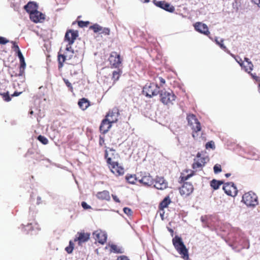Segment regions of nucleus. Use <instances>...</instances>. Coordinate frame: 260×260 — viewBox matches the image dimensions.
Returning a JSON list of instances; mask_svg holds the SVG:
<instances>
[{
	"label": "nucleus",
	"instance_id": "obj_1",
	"mask_svg": "<svg viewBox=\"0 0 260 260\" xmlns=\"http://www.w3.org/2000/svg\"><path fill=\"white\" fill-rule=\"evenodd\" d=\"M67 60L68 63L72 66H76L81 62V59L75 54L72 48L69 51H66L64 53L61 52V49L58 52L57 61L58 62V69L61 70L63 66V63Z\"/></svg>",
	"mask_w": 260,
	"mask_h": 260
},
{
	"label": "nucleus",
	"instance_id": "obj_2",
	"mask_svg": "<svg viewBox=\"0 0 260 260\" xmlns=\"http://www.w3.org/2000/svg\"><path fill=\"white\" fill-rule=\"evenodd\" d=\"M172 243L176 250L181 255V257L185 260H188L189 259L188 249L184 244L182 238L178 236H175L172 239Z\"/></svg>",
	"mask_w": 260,
	"mask_h": 260
},
{
	"label": "nucleus",
	"instance_id": "obj_3",
	"mask_svg": "<svg viewBox=\"0 0 260 260\" xmlns=\"http://www.w3.org/2000/svg\"><path fill=\"white\" fill-rule=\"evenodd\" d=\"M187 120L188 124L191 126L192 129V137L194 139L198 138L199 135L198 132L201 131V123L197 118L195 115L193 114H189L187 115Z\"/></svg>",
	"mask_w": 260,
	"mask_h": 260
},
{
	"label": "nucleus",
	"instance_id": "obj_4",
	"mask_svg": "<svg viewBox=\"0 0 260 260\" xmlns=\"http://www.w3.org/2000/svg\"><path fill=\"white\" fill-rule=\"evenodd\" d=\"M159 98L160 102L164 105H170L173 104L176 96L172 91L162 90L159 92Z\"/></svg>",
	"mask_w": 260,
	"mask_h": 260
},
{
	"label": "nucleus",
	"instance_id": "obj_5",
	"mask_svg": "<svg viewBox=\"0 0 260 260\" xmlns=\"http://www.w3.org/2000/svg\"><path fill=\"white\" fill-rule=\"evenodd\" d=\"M142 92L146 96L151 98L159 93V87L154 83L147 84L143 87Z\"/></svg>",
	"mask_w": 260,
	"mask_h": 260
},
{
	"label": "nucleus",
	"instance_id": "obj_6",
	"mask_svg": "<svg viewBox=\"0 0 260 260\" xmlns=\"http://www.w3.org/2000/svg\"><path fill=\"white\" fill-rule=\"evenodd\" d=\"M242 201L249 207H254L258 204L257 197L252 191L245 193L242 197Z\"/></svg>",
	"mask_w": 260,
	"mask_h": 260
},
{
	"label": "nucleus",
	"instance_id": "obj_7",
	"mask_svg": "<svg viewBox=\"0 0 260 260\" xmlns=\"http://www.w3.org/2000/svg\"><path fill=\"white\" fill-rule=\"evenodd\" d=\"M111 68H118L122 62V58L116 52H112L108 59Z\"/></svg>",
	"mask_w": 260,
	"mask_h": 260
},
{
	"label": "nucleus",
	"instance_id": "obj_8",
	"mask_svg": "<svg viewBox=\"0 0 260 260\" xmlns=\"http://www.w3.org/2000/svg\"><path fill=\"white\" fill-rule=\"evenodd\" d=\"M108 166L110 171L116 177L122 176L124 174V168L117 161L108 164Z\"/></svg>",
	"mask_w": 260,
	"mask_h": 260
},
{
	"label": "nucleus",
	"instance_id": "obj_9",
	"mask_svg": "<svg viewBox=\"0 0 260 260\" xmlns=\"http://www.w3.org/2000/svg\"><path fill=\"white\" fill-rule=\"evenodd\" d=\"M77 37L78 33L76 31L69 30L66 32L64 40L68 42V44L67 45L66 51H69L71 49V45L74 43Z\"/></svg>",
	"mask_w": 260,
	"mask_h": 260
},
{
	"label": "nucleus",
	"instance_id": "obj_10",
	"mask_svg": "<svg viewBox=\"0 0 260 260\" xmlns=\"http://www.w3.org/2000/svg\"><path fill=\"white\" fill-rule=\"evenodd\" d=\"M118 157L119 155L116 152L115 149L106 148V149L105 150V158L106 159L107 165L115 162L114 160Z\"/></svg>",
	"mask_w": 260,
	"mask_h": 260
},
{
	"label": "nucleus",
	"instance_id": "obj_11",
	"mask_svg": "<svg viewBox=\"0 0 260 260\" xmlns=\"http://www.w3.org/2000/svg\"><path fill=\"white\" fill-rule=\"evenodd\" d=\"M224 192L228 196L235 197L238 193V189L234 183L228 182L223 186Z\"/></svg>",
	"mask_w": 260,
	"mask_h": 260
},
{
	"label": "nucleus",
	"instance_id": "obj_12",
	"mask_svg": "<svg viewBox=\"0 0 260 260\" xmlns=\"http://www.w3.org/2000/svg\"><path fill=\"white\" fill-rule=\"evenodd\" d=\"M206 159L207 158L206 157H201V154L198 152L192 165V169L196 170L198 169H202L206 164Z\"/></svg>",
	"mask_w": 260,
	"mask_h": 260
},
{
	"label": "nucleus",
	"instance_id": "obj_13",
	"mask_svg": "<svg viewBox=\"0 0 260 260\" xmlns=\"http://www.w3.org/2000/svg\"><path fill=\"white\" fill-rule=\"evenodd\" d=\"M90 234L89 233L84 232H78L74 239V241H77L78 244L81 245L82 243H85L90 239Z\"/></svg>",
	"mask_w": 260,
	"mask_h": 260
},
{
	"label": "nucleus",
	"instance_id": "obj_14",
	"mask_svg": "<svg viewBox=\"0 0 260 260\" xmlns=\"http://www.w3.org/2000/svg\"><path fill=\"white\" fill-rule=\"evenodd\" d=\"M153 3L157 7H159L168 12L173 13L175 11L174 7L165 1H157L156 0H154Z\"/></svg>",
	"mask_w": 260,
	"mask_h": 260
},
{
	"label": "nucleus",
	"instance_id": "obj_15",
	"mask_svg": "<svg viewBox=\"0 0 260 260\" xmlns=\"http://www.w3.org/2000/svg\"><path fill=\"white\" fill-rule=\"evenodd\" d=\"M193 191V187L191 183L184 182L179 188V191L181 196H188Z\"/></svg>",
	"mask_w": 260,
	"mask_h": 260
},
{
	"label": "nucleus",
	"instance_id": "obj_16",
	"mask_svg": "<svg viewBox=\"0 0 260 260\" xmlns=\"http://www.w3.org/2000/svg\"><path fill=\"white\" fill-rule=\"evenodd\" d=\"M93 236L96 241L103 245L107 241V236L105 232L101 230H97L93 233Z\"/></svg>",
	"mask_w": 260,
	"mask_h": 260
},
{
	"label": "nucleus",
	"instance_id": "obj_17",
	"mask_svg": "<svg viewBox=\"0 0 260 260\" xmlns=\"http://www.w3.org/2000/svg\"><path fill=\"white\" fill-rule=\"evenodd\" d=\"M29 18L32 21L37 23L43 22L45 19V15L37 10L30 14Z\"/></svg>",
	"mask_w": 260,
	"mask_h": 260
},
{
	"label": "nucleus",
	"instance_id": "obj_18",
	"mask_svg": "<svg viewBox=\"0 0 260 260\" xmlns=\"http://www.w3.org/2000/svg\"><path fill=\"white\" fill-rule=\"evenodd\" d=\"M155 188L157 189L163 190L168 187V183L163 177H157L154 180V184H153Z\"/></svg>",
	"mask_w": 260,
	"mask_h": 260
},
{
	"label": "nucleus",
	"instance_id": "obj_19",
	"mask_svg": "<svg viewBox=\"0 0 260 260\" xmlns=\"http://www.w3.org/2000/svg\"><path fill=\"white\" fill-rule=\"evenodd\" d=\"M195 29L199 32L208 36L210 35V31H209L207 25L202 22H196L194 24Z\"/></svg>",
	"mask_w": 260,
	"mask_h": 260
},
{
	"label": "nucleus",
	"instance_id": "obj_20",
	"mask_svg": "<svg viewBox=\"0 0 260 260\" xmlns=\"http://www.w3.org/2000/svg\"><path fill=\"white\" fill-rule=\"evenodd\" d=\"M112 123L110 122L108 119H104L101 122V125L100 126V131L101 133L103 134H106L108 132L109 129L111 128L112 126Z\"/></svg>",
	"mask_w": 260,
	"mask_h": 260
},
{
	"label": "nucleus",
	"instance_id": "obj_21",
	"mask_svg": "<svg viewBox=\"0 0 260 260\" xmlns=\"http://www.w3.org/2000/svg\"><path fill=\"white\" fill-rule=\"evenodd\" d=\"M195 174L194 171L191 170H185L183 172L181 173V176L179 178L180 182H184L185 181L188 180L189 178L193 176Z\"/></svg>",
	"mask_w": 260,
	"mask_h": 260
},
{
	"label": "nucleus",
	"instance_id": "obj_22",
	"mask_svg": "<svg viewBox=\"0 0 260 260\" xmlns=\"http://www.w3.org/2000/svg\"><path fill=\"white\" fill-rule=\"evenodd\" d=\"M38 6L37 4L34 2H29L26 5L24 6V10L29 14L34 13V12H36L37 11Z\"/></svg>",
	"mask_w": 260,
	"mask_h": 260
},
{
	"label": "nucleus",
	"instance_id": "obj_23",
	"mask_svg": "<svg viewBox=\"0 0 260 260\" xmlns=\"http://www.w3.org/2000/svg\"><path fill=\"white\" fill-rule=\"evenodd\" d=\"M139 181L143 185L147 186H151L154 184V179L149 174L143 176L141 179L139 180Z\"/></svg>",
	"mask_w": 260,
	"mask_h": 260
},
{
	"label": "nucleus",
	"instance_id": "obj_24",
	"mask_svg": "<svg viewBox=\"0 0 260 260\" xmlns=\"http://www.w3.org/2000/svg\"><path fill=\"white\" fill-rule=\"evenodd\" d=\"M118 112L114 111H109V112L107 114L105 118L108 119V120L113 123L118 120Z\"/></svg>",
	"mask_w": 260,
	"mask_h": 260
},
{
	"label": "nucleus",
	"instance_id": "obj_25",
	"mask_svg": "<svg viewBox=\"0 0 260 260\" xmlns=\"http://www.w3.org/2000/svg\"><path fill=\"white\" fill-rule=\"evenodd\" d=\"M96 197L101 200L109 201L110 200V193L107 190L98 192L96 194Z\"/></svg>",
	"mask_w": 260,
	"mask_h": 260
},
{
	"label": "nucleus",
	"instance_id": "obj_26",
	"mask_svg": "<svg viewBox=\"0 0 260 260\" xmlns=\"http://www.w3.org/2000/svg\"><path fill=\"white\" fill-rule=\"evenodd\" d=\"M78 104L82 110H85L90 106V102L87 99L82 98L79 101Z\"/></svg>",
	"mask_w": 260,
	"mask_h": 260
},
{
	"label": "nucleus",
	"instance_id": "obj_27",
	"mask_svg": "<svg viewBox=\"0 0 260 260\" xmlns=\"http://www.w3.org/2000/svg\"><path fill=\"white\" fill-rule=\"evenodd\" d=\"M171 201L169 196L165 198V199L160 203L159 205V209L163 210L165 208L168 207V205L171 203Z\"/></svg>",
	"mask_w": 260,
	"mask_h": 260
},
{
	"label": "nucleus",
	"instance_id": "obj_28",
	"mask_svg": "<svg viewBox=\"0 0 260 260\" xmlns=\"http://www.w3.org/2000/svg\"><path fill=\"white\" fill-rule=\"evenodd\" d=\"M223 184V182L222 181L216 180L215 179H213L210 182V186L212 187L214 190L218 189L219 186Z\"/></svg>",
	"mask_w": 260,
	"mask_h": 260
},
{
	"label": "nucleus",
	"instance_id": "obj_29",
	"mask_svg": "<svg viewBox=\"0 0 260 260\" xmlns=\"http://www.w3.org/2000/svg\"><path fill=\"white\" fill-rule=\"evenodd\" d=\"M125 180L128 183L134 184L137 179L135 175L128 174L125 176Z\"/></svg>",
	"mask_w": 260,
	"mask_h": 260
},
{
	"label": "nucleus",
	"instance_id": "obj_30",
	"mask_svg": "<svg viewBox=\"0 0 260 260\" xmlns=\"http://www.w3.org/2000/svg\"><path fill=\"white\" fill-rule=\"evenodd\" d=\"M89 29L93 30L94 32H101V31L102 30V26H100L98 24H94L89 27Z\"/></svg>",
	"mask_w": 260,
	"mask_h": 260
},
{
	"label": "nucleus",
	"instance_id": "obj_31",
	"mask_svg": "<svg viewBox=\"0 0 260 260\" xmlns=\"http://www.w3.org/2000/svg\"><path fill=\"white\" fill-rule=\"evenodd\" d=\"M121 71L120 69H118V71H115L112 73V79L114 81H117L121 75Z\"/></svg>",
	"mask_w": 260,
	"mask_h": 260
},
{
	"label": "nucleus",
	"instance_id": "obj_32",
	"mask_svg": "<svg viewBox=\"0 0 260 260\" xmlns=\"http://www.w3.org/2000/svg\"><path fill=\"white\" fill-rule=\"evenodd\" d=\"M26 66V63L25 62V60H23L20 61V66L19 67V73L18 75H16L15 76H22L23 74L24 73V70Z\"/></svg>",
	"mask_w": 260,
	"mask_h": 260
},
{
	"label": "nucleus",
	"instance_id": "obj_33",
	"mask_svg": "<svg viewBox=\"0 0 260 260\" xmlns=\"http://www.w3.org/2000/svg\"><path fill=\"white\" fill-rule=\"evenodd\" d=\"M110 249H111V251H113L115 253H122V251H121V250L119 248H118L117 247V246L116 245L112 244L110 246Z\"/></svg>",
	"mask_w": 260,
	"mask_h": 260
},
{
	"label": "nucleus",
	"instance_id": "obj_34",
	"mask_svg": "<svg viewBox=\"0 0 260 260\" xmlns=\"http://www.w3.org/2000/svg\"><path fill=\"white\" fill-rule=\"evenodd\" d=\"M245 71L248 73L250 74L251 71L253 70V65L251 62L247 63L246 66H244Z\"/></svg>",
	"mask_w": 260,
	"mask_h": 260
},
{
	"label": "nucleus",
	"instance_id": "obj_35",
	"mask_svg": "<svg viewBox=\"0 0 260 260\" xmlns=\"http://www.w3.org/2000/svg\"><path fill=\"white\" fill-rule=\"evenodd\" d=\"M38 140L44 145H46L48 143V139L43 136L39 135L38 137Z\"/></svg>",
	"mask_w": 260,
	"mask_h": 260
},
{
	"label": "nucleus",
	"instance_id": "obj_36",
	"mask_svg": "<svg viewBox=\"0 0 260 260\" xmlns=\"http://www.w3.org/2000/svg\"><path fill=\"white\" fill-rule=\"evenodd\" d=\"M78 25L80 27H87L89 24L90 22L88 21H78L77 22Z\"/></svg>",
	"mask_w": 260,
	"mask_h": 260
},
{
	"label": "nucleus",
	"instance_id": "obj_37",
	"mask_svg": "<svg viewBox=\"0 0 260 260\" xmlns=\"http://www.w3.org/2000/svg\"><path fill=\"white\" fill-rule=\"evenodd\" d=\"M74 249V243L72 241H70L69 242V246L66 248V250L68 253H71Z\"/></svg>",
	"mask_w": 260,
	"mask_h": 260
},
{
	"label": "nucleus",
	"instance_id": "obj_38",
	"mask_svg": "<svg viewBox=\"0 0 260 260\" xmlns=\"http://www.w3.org/2000/svg\"><path fill=\"white\" fill-rule=\"evenodd\" d=\"M0 94L2 96L4 101L6 102H9L11 100V98L8 92L3 93H0Z\"/></svg>",
	"mask_w": 260,
	"mask_h": 260
},
{
	"label": "nucleus",
	"instance_id": "obj_39",
	"mask_svg": "<svg viewBox=\"0 0 260 260\" xmlns=\"http://www.w3.org/2000/svg\"><path fill=\"white\" fill-rule=\"evenodd\" d=\"M216 43L220 46V47L224 51L227 50L226 47L224 45L223 42V40L221 39L220 41H218L217 39L215 40Z\"/></svg>",
	"mask_w": 260,
	"mask_h": 260
},
{
	"label": "nucleus",
	"instance_id": "obj_40",
	"mask_svg": "<svg viewBox=\"0 0 260 260\" xmlns=\"http://www.w3.org/2000/svg\"><path fill=\"white\" fill-rule=\"evenodd\" d=\"M32 223H28L26 225L23 226L22 228V229L24 231L28 232L29 231H32L33 230L32 229Z\"/></svg>",
	"mask_w": 260,
	"mask_h": 260
},
{
	"label": "nucleus",
	"instance_id": "obj_41",
	"mask_svg": "<svg viewBox=\"0 0 260 260\" xmlns=\"http://www.w3.org/2000/svg\"><path fill=\"white\" fill-rule=\"evenodd\" d=\"M63 80L64 82L65 83L67 86L69 88L70 91L71 92L73 91V87L72 85V84L69 82V81L68 79H66L65 78L63 79Z\"/></svg>",
	"mask_w": 260,
	"mask_h": 260
},
{
	"label": "nucleus",
	"instance_id": "obj_42",
	"mask_svg": "<svg viewBox=\"0 0 260 260\" xmlns=\"http://www.w3.org/2000/svg\"><path fill=\"white\" fill-rule=\"evenodd\" d=\"M102 30L101 31V34H104L105 35H109L110 32V29L108 27H103Z\"/></svg>",
	"mask_w": 260,
	"mask_h": 260
},
{
	"label": "nucleus",
	"instance_id": "obj_43",
	"mask_svg": "<svg viewBox=\"0 0 260 260\" xmlns=\"http://www.w3.org/2000/svg\"><path fill=\"white\" fill-rule=\"evenodd\" d=\"M214 172L215 173L217 174L221 171V168L220 165L216 164L213 168Z\"/></svg>",
	"mask_w": 260,
	"mask_h": 260
},
{
	"label": "nucleus",
	"instance_id": "obj_44",
	"mask_svg": "<svg viewBox=\"0 0 260 260\" xmlns=\"http://www.w3.org/2000/svg\"><path fill=\"white\" fill-rule=\"evenodd\" d=\"M215 148L214 143L213 141L208 142L206 144V148L214 149Z\"/></svg>",
	"mask_w": 260,
	"mask_h": 260
},
{
	"label": "nucleus",
	"instance_id": "obj_45",
	"mask_svg": "<svg viewBox=\"0 0 260 260\" xmlns=\"http://www.w3.org/2000/svg\"><path fill=\"white\" fill-rule=\"evenodd\" d=\"M11 43L13 44L12 48L14 49L16 52L20 51L19 46L15 42L12 41Z\"/></svg>",
	"mask_w": 260,
	"mask_h": 260
},
{
	"label": "nucleus",
	"instance_id": "obj_46",
	"mask_svg": "<svg viewBox=\"0 0 260 260\" xmlns=\"http://www.w3.org/2000/svg\"><path fill=\"white\" fill-rule=\"evenodd\" d=\"M123 212L125 214H127V215H131L132 214V210L128 208V207H125L123 208Z\"/></svg>",
	"mask_w": 260,
	"mask_h": 260
},
{
	"label": "nucleus",
	"instance_id": "obj_47",
	"mask_svg": "<svg viewBox=\"0 0 260 260\" xmlns=\"http://www.w3.org/2000/svg\"><path fill=\"white\" fill-rule=\"evenodd\" d=\"M9 42V40H7L5 38L0 37V44H6Z\"/></svg>",
	"mask_w": 260,
	"mask_h": 260
},
{
	"label": "nucleus",
	"instance_id": "obj_48",
	"mask_svg": "<svg viewBox=\"0 0 260 260\" xmlns=\"http://www.w3.org/2000/svg\"><path fill=\"white\" fill-rule=\"evenodd\" d=\"M81 205H82V207L84 209H90L91 208V207L88 205L86 202H82V203H81Z\"/></svg>",
	"mask_w": 260,
	"mask_h": 260
},
{
	"label": "nucleus",
	"instance_id": "obj_49",
	"mask_svg": "<svg viewBox=\"0 0 260 260\" xmlns=\"http://www.w3.org/2000/svg\"><path fill=\"white\" fill-rule=\"evenodd\" d=\"M250 75L252 77L253 79H254L256 82H260V78L255 75H254L252 73H250Z\"/></svg>",
	"mask_w": 260,
	"mask_h": 260
},
{
	"label": "nucleus",
	"instance_id": "obj_50",
	"mask_svg": "<svg viewBox=\"0 0 260 260\" xmlns=\"http://www.w3.org/2000/svg\"><path fill=\"white\" fill-rule=\"evenodd\" d=\"M112 197L113 198V200L115 202H116L117 203H119L120 202V201H119L118 198L116 196L112 194Z\"/></svg>",
	"mask_w": 260,
	"mask_h": 260
},
{
	"label": "nucleus",
	"instance_id": "obj_51",
	"mask_svg": "<svg viewBox=\"0 0 260 260\" xmlns=\"http://www.w3.org/2000/svg\"><path fill=\"white\" fill-rule=\"evenodd\" d=\"M252 2L260 7V0H252Z\"/></svg>",
	"mask_w": 260,
	"mask_h": 260
},
{
	"label": "nucleus",
	"instance_id": "obj_52",
	"mask_svg": "<svg viewBox=\"0 0 260 260\" xmlns=\"http://www.w3.org/2000/svg\"><path fill=\"white\" fill-rule=\"evenodd\" d=\"M22 92L15 91L14 93L12 94V96H17L19 95Z\"/></svg>",
	"mask_w": 260,
	"mask_h": 260
},
{
	"label": "nucleus",
	"instance_id": "obj_53",
	"mask_svg": "<svg viewBox=\"0 0 260 260\" xmlns=\"http://www.w3.org/2000/svg\"><path fill=\"white\" fill-rule=\"evenodd\" d=\"M159 82L161 85L164 84L166 82L164 78H162V77H159Z\"/></svg>",
	"mask_w": 260,
	"mask_h": 260
},
{
	"label": "nucleus",
	"instance_id": "obj_54",
	"mask_svg": "<svg viewBox=\"0 0 260 260\" xmlns=\"http://www.w3.org/2000/svg\"><path fill=\"white\" fill-rule=\"evenodd\" d=\"M118 260H129L127 257L125 256H121L118 259Z\"/></svg>",
	"mask_w": 260,
	"mask_h": 260
},
{
	"label": "nucleus",
	"instance_id": "obj_55",
	"mask_svg": "<svg viewBox=\"0 0 260 260\" xmlns=\"http://www.w3.org/2000/svg\"><path fill=\"white\" fill-rule=\"evenodd\" d=\"M104 139L102 137L100 138V141H99V144L102 146L103 144L104 143Z\"/></svg>",
	"mask_w": 260,
	"mask_h": 260
},
{
	"label": "nucleus",
	"instance_id": "obj_56",
	"mask_svg": "<svg viewBox=\"0 0 260 260\" xmlns=\"http://www.w3.org/2000/svg\"><path fill=\"white\" fill-rule=\"evenodd\" d=\"M17 53L18 56L19 58H21V57L23 56V55L20 51L17 52Z\"/></svg>",
	"mask_w": 260,
	"mask_h": 260
},
{
	"label": "nucleus",
	"instance_id": "obj_57",
	"mask_svg": "<svg viewBox=\"0 0 260 260\" xmlns=\"http://www.w3.org/2000/svg\"><path fill=\"white\" fill-rule=\"evenodd\" d=\"M244 60H245V61H246L247 63H248V62H251V61L249 60V59L248 58H247V57H245V58H244Z\"/></svg>",
	"mask_w": 260,
	"mask_h": 260
},
{
	"label": "nucleus",
	"instance_id": "obj_58",
	"mask_svg": "<svg viewBox=\"0 0 260 260\" xmlns=\"http://www.w3.org/2000/svg\"><path fill=\"white\" fill-rule=\"evenodd\" d=\"M231 174L230 173H226V174H225V176L226 177H230L231 176Z\"/></svg>",
	"mask_w": 260,
	"mask_h": 260
},
{
	"label": "nucleus",
	"instance_id": "obj_59",
	"mask_svg": "<svg viewBox=\"0 0 260 260\" xmlns=\"http://www.w3.org/2000/svg\"><path fill=\"white\" fill-rule=\"evenodd\" d=\"M241 62L239 61L238 63H239V64L240 65L241 67H243V62H242V61L241 60Z\"/></svg>",
	"mask_w": 260,
	"mask_h": 260
},
{
	"label": "nucleus",
	"instance_id": "obj_60",
	"mask_svg": "<svg viewBox=\"0 0 260 260\" xmlns=\"http://www.w3.org/2000/svg\"><path fill=\"white\" fill-rule=\"evenodd\" d=\"M143 3H148L149 0H141Z\"/></svg>",
	"mask_w": 260,
	"mask_h": 260
},
{
	"label": "nucleus",
	"instance_id": "obj_61",
	"mask_svg": "<svg viewBox=\"0 0 260 260\" xmlns=\"http://www.w3.org/2000/svg\"><path fill=\"white\" fill-rule=\"evenodd\" d=\"M19 59H20V62L21 61L24 60V58L23 56L22 57H21V58H19Z\"/></svg>",
	"mask_w": 260,
	"mask_h": 260
},
{
	"label": "nucleus",
	"instance_id": "obj_62",
	"mask_svg": "<svg viewBox=\"0 0 260 260\" xmlns=\"http://www.w3.org/2000/svg\"><path fill=\"white\" fill-rule=\"evenodd\" d=\"M258 91L260 92V83L258 84Z\"/></svg>",
	"mask_w": 260,
	"mask_h": 260
},
{
	"label": "nucleus",
	"instance_id": "obj_63",
	"mask_svg": "<svg viewBox=\"0 0 260 260\" xmlns=\"http://www.w3.org/2000/svg\"><path fill=\"white\" fill-rule=\"evenodd\" d=\"M169 230V231H170V232H171L172 233H173V230L172 229H170Z\"/></svg>",
	"mask_w": 260,
	"mask_h": 260
},
{
	"label": "nucleus",
	"instance_id": "obj_64",
	"mask_svg": "<svg viewBox=\"0 0 260 260\" xmlns=\"http://www.w3.org/2000/svg\"><path fill=\"white\" fill-rule=\"evenodd\" d=\"M34 223H35L36 225H38L37 223H36V222H34Z\"/></svg>",
	"mask_w": 260,
	"mask_h": 260
}]
</instances>
